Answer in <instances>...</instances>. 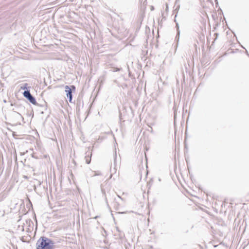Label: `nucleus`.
Masks as SVG:
<instances>
[{
    "instance_id": "nucleus-20",
    "label": "nucleus",
    "mask_w": 249,
    "mask_h": 249,
    "mask_svg": "<svg viewBox=\"0 0 249 249\" xmlns=\"http://www.w3.org/2000/svg\"><path fill=\"white\" fill-rule=\"evenodd\" d=\"M106 203H107V198H106Z\"/></svg>"
},
{
    "instance_id": "nucleus-26",
    "label": "nucleus",
    "mask_w": 249,
    "mask_h": 249,
    "mask_svg": "<svg viewBox=\"0 0 249 249\" xmlns=\"http://www.w3.org/2000/svg\"><path fill=\"white\" fill-rule=\"evenodd\" d=\"M104 232H105V233H106V232H107L106 231V230H104Z\"/></svg>"
},
{
    "instance_id": "nucleus-19",
    "label": "nucleus",
    "mask_w": 249,
    "mask_h": 249,
    "mask_svg": "<svg viewBox=\"0 0 249 249\" xmlns=\"http://www.w3.org/2000/svg\"><path fill=\"white\" fill-rule=\"evenodd\" d=\"M3 102H4V103H6V100H5V99H4V100H3Z\"/></svg>"
},
{
    "instance_id": "nucleus-10",
    "label": "nucleus",
    "mask_w": 249,
    "mask_h": 249,
    "mask_svg": "<svg viewBox=\"0 0 249 249\" xmlns=\"http://www.w3.org/2000/svg\"><path fill=\"white\" fill-rule=\"evenodd\" d=\"M173 108L174 109V119L175 120L177 115V110L175 109V107Z\"/></svg>"
},
{
    "instance_id": "nucleus-32",
    "label": "nucleus",
    "mask_w": 249,
    "mask_h": 249,
    "mask_svg": "<svg viewBox=\"0 0 249 249\" xmlns=\"http://www.w3.org/2000/svg\"><path fill=\"white\" fill-rule=\"evenodd\" d=\"M31 115V114H28V115L30 116Z\"/></svg>"
},
{
    "instance_id": "nucleus-13",
    "label": "nucleus",
    "mask_w": 249,
    "mask_h": 249,
    "mask_svg": "<svg viewBox=\"0 0 249 249\" xmlns=\"http://www.w3.org/2000/svg\"><path fill=\"white\" fill-rule=\"evenodd\" d=\"M214 35L215 36H216V38H217V36H218V34H217V33H215V34H214Z\"/></svg>"
},
{
    "instance_id": "nucleus-6",
    "label": "nucleus",
    "mask_w": 249,
    "mask_h": 249,
    "mask_svg": "<svg viewBox=\"0 0 249 249\" xmlns=\"http://www.w3.org/2000/svg\"><path fill=\"white\" fill-rule=\"evenodd\" d=\"M113 158H114V170H115V172H116L115 170H116V169H115V167L116 166V160H117V154H116V151L115 152L114 155H113Z\"/></svg>"
},
{
    "instance_id": "nucleus-24",
    "label": "nucleus",
    "mask_w": 249,
    "mask_h": 249,
    "mask_svg": "<svg viewBox=\"0 0 249 249\" xmlns=\"http://www.w3.org/2000/svg\"><path fill=\"white\" fill-rule=\"evenodd\" d=\"M177 26L178 27V23L177 24Z\"/></svg>"
},
{
    "instance_id": "nucleus-16",
    "label": "nucleus",
    "mask_w": 249,
    "mask_h": 249,
    "mask_svg": "<svg viewBox=\"0 0 249 249\" xmlns=\"http://www.w3.org/2000/svg\"><path fill=\"white\" fill-rule=\"evenodd\" d=\"M150 129H151L150 132L152 133L153 132V129H152V128L151 127H150Z\"/></svg>"
},
{
    "instance_id": "nucleus-3",
    "label": "nucleus",
    "mask_w": 249,
    "mask_h": 249,
    "mask_svg": "<svg viewBox=\"0 0 249 249\" xmlns=\"http://www.w3.org/2000/svg\"><path fill=\"white\" fill-rule=\"evenodd\" d=\"M23 96L28 100V101L34 105H37L38 104L36 101V99L30 93L29 89L24 90L23 93Z\"/></svg>"
},
{
    "instance_id": "nucleus-27",
    "label": "nucleus",
    "mask_w": 249,
    "mask_h": 249,
    "mask_svg": "<svg viewBox=\"0 0 249 249\" xmlns=\"http://www.w3.org/2000/svg\"><path fill=\"white\" fill-rule=\"evenodd\" d=\"M22 231H24V228H23V227L22 228Z\"/></svg>"
},
{
    "instance_id": "nucleus-28",
    "label": "nucleus",
    "mask_w": 249,
    "mask_h": 249,
    "mask_svg": "<svg viewBox=\"0 0 249 249\" xmlns=\"http://www.w3.org/2000/svg\"><path fill=\"white\" fill-rule=\"evenodd\" d=\"M22 118H23V117L22 116H20Z\"/></svg>"
},
{
    "instance_id": "nucleus-11",
    "label": "nucleus",
    "mask_w": 249,
    "mask_h": 249,
    "mask_svg": "<svg viewBox=\"0 0 249 249\" xmlns=\"http://www.w3.org/2000/svg\"><path fill=\"white\" fill-rule=\"evenodd\" d=\"M32 157L35 159H37V157H36L34 153L32 154Z\"/></svg>"
},
{
    "instance_id": "nucleus-18",
    "label": "nucleus",
    "mask_w": 249,
    "mask_h": 249,
    "mask_svg": "<svg viewBox=\"0 0 249 249\" xmlns=\"http://www.w3.org/2000/svg\"><path fill=\"white\" fill-rule=\"evenodd\" d=\"M121 113H120V115H119V117H120V119H121Z\"/></svg>"
},
{
    "instance_id": "nucleus-4",
    "label": "nucleus",
    "mask_w": 249,
    "mask_h": 249,
    "mask_svg": "<svg viewBox=\"0 0 249 249\" xmlns=\"http://www.w3.org/2000/svg\"><path fill=\"white\" fill-rule=\"evenodd\" d=\"M83 106V102L80 99H77L76 101V110L79 111L80 107Z\"/></svg>"
},
{
    "instance_id": "nucleus-2",
    "label": "nucleus",
    "mask_w": 249,
    "mask_h": 249,
    "mask_svg": "<svg viewBox=\"0 0 249 249\" xmlns=\"http://www.w3.org/2000/svg\"><path fill=\"white\" fill-rule=\"evenodd\" d=\"M65 91L66 93L67 98L70 103H72V92H74L75 91V86L73 85L70 86L66 85L65 87Z\"/></svg>"
},
{
    "instance_id": "nucleus-22",
    "label": "nucleus",
    "mask_w": 249,
    "mask_h": 249,
    "mask_svg": "<svg viewBox=\"0 0 249 249\" xmlns=\"http://www.w3.org/2000/svg\"><path fill=\"white\" fill-rule=\"evenodd\" d=\"M246 53L248 54V53H249L248 51L247 50H246Z\"/></svg>"
},
{
    "instance_id": "nucleus-30",
    "label": "nucleus",
    "mask_w": 249,
    "mask_h": 249,
    "mask_svg": "<svg viewBox=\"0 0 249 249\" xmlns=\"http://www.w3.org/2000/svg\"><path fill=\"white\" fill-rule=\"evenodd\" d=\"M22 118H23V117L22 116H20Z\"/></svg>"
},
{
    "instance_id": "nucleus-33",
    "label": "nucleus",
    "mask_w": 249,
    "mask_h": 249,
    "mask_svg": "<svg viewBox=\"0 0 249 249\" xmlns=\"http://www.w3.org/2000/svg\"><path fill=\"white\" fill-rule=\"evenodd\" d=\"M217 1V0H215V1L216 2Z\"/></svg>"
},
{
    "instance_id": "nucleus-31",
    "label": "nucleus",
    "mask_w": 249,
    "mask_h": 249,
    "mask_svg": "<svg viewBox=\"0 0 249 249\" xmlns=\"http://www.w3.org/2000/svg\"><path fill=\"white\" fill-rule=\"evenodd\" d=\"M119 197L120 199H122V198H121V197H120V196H119Z\"/></svg>"
},
{
    "instance_id": "nucleus-8",
    "label": "nucleus",
    "mask_w": 249,
    "mask_h": 249,
    "mask_svg": "<svg viewBox=\"0 0 249 249\" xmlns=\"http://www.w3.org/2000/svg\"><path fill=\"white\" fill-rule=\"evenodd\" d=\"M28 84L27 83H24L23 84V85L21 87V89H25V90H27L28 89H27L28 88H29L28 87Z\"/></svg>"
},
{
    "instance_id": "nucleus-23",
    "label": "nucleus",
    "mask_w": 249,
    "mask_h": 249,
    "mask_svg": "<svg viewBox=\"0 0 249 249\" xmlns=\"http://www.w3.org/2000/svg\"><path fill=\"white\" fill-rule=\"evenodd\" d=\"M13 104L12 103H11V106H13Z\"/></svg>"
},
{
    "instance_id": "nucleus-29",
    "label": "nucleus",
    "mask_w": 249,
    "mask_h": 249,
    "mask_svg": "<svg viewBox=\"0 0 249 249\" xmlns=\"http://www.w3.org/2000/svg\"><path fill=\"white\" fill-rule=\"evenodd\" d=\"M22 118H23V117L22 116H20Z\"/></svg>"
},
{
    "instance_id": "nucleus-21",
    "label": "nucleus",
    "mask_w": 249,
    "mask_h": 249,
    "mask_svg": "<svg viewBox=\"0 0 249 249\" xmlns=\"http://www.w3.org/2000/svg\"><path fill=\"white\" fill-rule=\"evenodd\" d=\"M116 229H117V231H119V230L118 228H117Z\"/></svg>"
},
{
    "instance_id": "nucleus-35",
    "label": "nucleus",
    "mask_w": 249,
    "mask_h": 249,
    "mask_svg": "<svg viewBox=\"0 0 249 249\" xmlns=\"http://www.w3.org/2000/svg\"><path fill=\"white\" fill-rule=\"evenodd\" d=\"M140 1H141V0H140Z\"/></svg>"
},
{
    "instance_id": "nucleus-34",
    "label": "nucleus",
    "mask_w": 249,
    "mask_h": 249,
    "mask_svg": "<svg viewBox=\"0 0 249 249\" xmlns=\"http://www.w3.org/2000/svg\"><path fill=\"white\" fill-rule=\"evenodd\" d=\"M248 55L249 56V53H248Z\"/></svg>"
},
{
    "instance_id": "nucleus-1",
    "label": "nucleus",
    "mask_w": 249,
    "mask_h": 249,
    "mask_svg": "<svg viewBox=\"0 0 249 249\" xmlns=\"http://www.w3.org/2000/svg\"><path fill=\"white\" fill-rule=\"evenodd\" d=\"M54 242L44 236H41L36 243V249H54Z\"/></svg>"
},
{
    "instance_id": "nucleus-14",
    "label": "nucleus",
    "mask_w": 249,
    "mask_h": 249,
    "mask_svg": "<svg viewBox=\"0 0 249 249\" xmlns=\"http://www.w3.org/2000/svg\"><path fill=\"white\" fill-rule=\"evenodd\" d=\"M13 111H14V112H16V113H17V114H18L19 115L21 116V114H20V113H18V112H17L16 111H14V109H13Z\"/></svg>"
},
{
    "instance_id": "nucleus-12",
    "label": "nucleus",
    "mask_w": 249,
    "mask_h": 249,
    "mask_svg": "<svg viewBox=\"0 0 249 249\" xmlns=\"http://www.w3.org/2000/svg\"><path fill=\"white\" fill-rule=\"evenodd\" d=\"M179 8V5H178V6L177 7V8H176V10H178Z\"/></svg>"
},
{
    "instance_id": "nucleus-7",
    "label": "nucleus",
    "mask_w": 249,
    "mask_h": 249,
    "mask_svg": "<svg viewBox=\"0 0 249 249\" xmlns=\"http://www.w3.org/2000/svg\"><path fill=\"white\" fill-rule=\"evenodd\" d=\"M113 204H114V209L116 210H119V203L116 202V201H114L113 202Z\"/></svg>"
},
{
    "instance_id": "nucleus-17",
    "label": "nucleus",
    "mask_w": 249,
    "mask_h": 249,
    "mask_svg": "<svg viewBox=\"0 0 249 249\" xmlns=\"http://www.w3.org/2000/svg\"><path fill=\"white\" fill-rule=\"evenodd\" d=\"M99 217V216H96L94 217V219H97L98 217Z\"/></svg>"
},
{
    "instance_id": "nucleus-15",
    "label": "nucleus",
    "mask_w": 249,
    "mask_h": 249,
    "mask_svg": "<svg viewBox=\"0 0 249 249\" xmlns=\"http://www.w3.org/2000/svg\"><path fill=\"white\" fill-rule=\"evenodd\" d=\"M151 10H153L154 9V6H152L151 7Z\"/></svg>"
},
{
    "instance_id": "nucleus-9",
    "label": "nucleus",
    "mask_w": 249,
    "mask_h": 249,
    "mask_svg": "<svg viewBox=\"0 0 249 249\" xmlns=\"http://www.w3.org/2000/svg\"><path fill=\"white\" fill-rule=\"evenodd\" d=\"M121 70L120 68H113V72H116V71H120Z\"/></svg>"
},
{
    "instance_id": "nucleus-5",
    "label": "nucleus",
    "mask_w": 249,
    "mask_h": 249,
    "mask_svg": "<svg viewBox=\"0 0 249 249\" xmlns=\"http://www.w3.org/2000/svg\"><path fill=\"white\" fill-rule=\"evenodd\" d=\"M86 154H87L85 157V159L86 160V162L89 164L91 162V158L92 154L91 152H89L88 154H87V153H86Z\"/></svg>"
},
{
    "instance_id": "nucleus-25",
    "label": "nucleus",
    "mask_w": 249,
    "mask_h": 249,
    "mask_svg": "<svg viewBox=\"0 0 249 249\" xmlns=\"http://www.w3.org/2000/svg\"><path fill=\"white\" fill-rule=\"evenodd\" d=\"M112 177V174L110 175V178H111Z\"/></svg>"
}]
</instances>
